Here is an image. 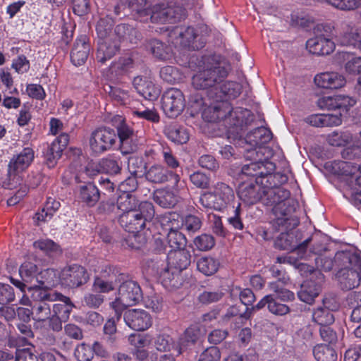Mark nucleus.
<instances>
[{
	"label": "nucleus",
	"mask_w": 361,
	"mask_h": 361,
	"mask_svg": "<svg viewBox=\"0 0 361 361\" xmlns=\"http://www.w3.org/2000/svg\"><path fill=\"white\" fill-rule=\"evenodd\" d=\"M230 71L226 61L216 56H204L192 78V85L197 90H207L208 96L218 102L235 98L240 94V87L236 82L225 81Z\"/></svg>",
	"instance_id": "1"
},
{
	"label": "nucleus",
	"mask_w": 361,
	"mask_h": 361,
	"mask_svg": "<svg viewBox=\"0 0 361 361\" xmlns=\"http://www.w3.org/2000/svg\"><path fill=\"white\" fill-rule=\"evenodd\" d=\"M286 180V176L279 174L273 183H267L263 179L259 183L263 185V197L261 200L264 204L273 207L272 211L277 216L276 224L278 226L288 229L297 226L298 221L287 216L288 207L286 201L290 197V192L279 186Z\"/></svg>",
	"instance_id": "2"
},
{
	"label": "nucleus",
	"mask_w": 361,
	"mask_h": 361,
	"mask_svg": "<svg viewBox=\"0 0 361 361\" xmlns=\"http://www.w3.org/2000/svg\"><path fill=\"white\" fill-rule=\"evenodd\" d=\"M266 148L248 149L245 148L244 157L250 163L243 165L239 176L241 179L245 176H253L255 179H263L269 183H273L274 179L279 176V173H272L275 169L274 164L269 161L264 156Z\"/></svg>",
	"instance_id": "3"
},
{
	"label": "nucleus",
	"mask_w": 361,
	"mask_h": 361,
	"mask_svg": "<svg viewBox=\"0 0 361 361\" xmlns=\"http://www.w3.org/2000/svg\"><path fill=\"white\" fill-rule=\"evenodd\" d=\"M32 300L35 302L32 307L33 319L45 322L49 328V321L53 317V305L50 302H56L59 295L57 291L34 288L29 290Z\"/></svg>",
	"instance_id": "4"
},
{
	"label": "nucleus",
	"mask_w": 361,
	"mask_h": 361,
	"mask_svg": "<svg viewBox=\"0 0 361 361\" xmlns=\"http://www.w3.org/2000/svg\"><path fill=\"white\" fill-rule=\"evenodd\" d=\"M233 189L224 183H218L214 186V192H207L200 197V202L202 207L221 211L234 200Z\"/></svg>",
	"instance_id": "5"
},
{
	"label": "nucleus",
	"mask_w": 361,
	"mask_h": 361,
	"mask_svg": "<svg viewBox=\"0 0 361 361\" xmlns=\"http://www.w3.org/2000/svg\"><path fill=\"white\" fill-rule=\"evenodd\" d=\"M202 118L207 122H217L224 121L225 126L231 128L238 125V110H233L231 104L228 102H216L210 105L201 111Z\"/></svg>",
	"instance_id": "6"
},
{
	"label": "nucleus",
	"mask_w": 361,
	"mask_h": 361,
	"mask_svg": "<svg viewBox=\"0 0 361 361\" xmlns=\"http://www.w3.org/2000/svg\"><path fill=\"white\" fill-rule=\"evenodd\" d=\"M148 15L152 23H175L184 18L185 9L179 6L166 2L158 3L149 9Z\"/></svg>",
	"instance_id": "7"
},
{
	"label": "nucleus",
	"mask_w": 361,
	"mask_h": 361,
	"mask_svg": "<svg viewBox=\"0 0 361 361\" xmlns=\"http://www.w3.org/2000/svg\"><path fill=\"white\" fill-rule=\"evenodd\" d=\"M117 135L110 128H99L92 132L89 144L91 150L97 154L109 150L116 143Z\"/></svg>",
	"instance_id": "8"
},
{
	"label": "nucleus",
	"mask_w": 361,
	"mask_h": 361,
	"mask_svg": "<svg viewBox=\"0 0 361 361\" xmlns=\"http://www.w3.org/2000/svg\"><path fill=\"white\" fill-rule=\"evenodd\" d=\"M59 295L56 301L61 303H55L53 305V317L49 321V329L54 332H59L62 330V323L66 322L69 319L74 305L71 299L58 292Z\"/></svg>",
	"instance_id": "9"
},
{
	"label": "nucleus",
	"mask_w": 361,
	"mask_h": 361,
	"mask_svg": "<svg viewBox=\"0 0 361 361\" xmlns=\"http://www.w3.org/2000/svg\"><path fill=\"white\" fill-rule=\"evenodd\" d=\"M169 42L176 47H188L193 49L198 47L195 44L197 33L192 27L175 26L166 30Z\"/></svg>",
	"instance_id": "10"
},
{
	"label": "nucleus",
	"mask_w": 361,
	"mask_h": 361,
	"mask_svg": "<svg viewBox=\"0 0 361 361\" xmlns=\"http://www.w3.org/2000/svg\"><path fill=\"white\" fill-rule=\"evenodd\" d=\"M162 109L169 118L179 116L185 107V97L183 92L177 88L166 90L161 98Z\"/></svg>",
	"instance_id": "11"
},
{
	"label": "nucleus",
	"mask_w": 361,
	"mask_h": 361,
	"mask_svg": "<svg viewBox=\"0 0 361 361\" xmlns=\"http://www.w3.org/2000/svg\"><path fill=\"white\" fill-rule=\"evenodd\" d=\"M89 276L86 269L78 264H73L63 269L60 280L63 285L68 288H78L88 281Z\"/></svg>",
	"instance_id": "12"
},
{
	"label": "nucleus",
	"mask_w": 361,
	"mask_h": 361,
	"mask_svg": "<svg viewBox=\"0 0 361 361\" xmlns=\"http://www.w3.org/2000/svg\"><path fill=\"white\" fill-rule=\"evenodd\" d=\"M262 179H255V181H244L239 184L238 195L239 198L247 204H253L261 200L263 185L259 183Z\"/></svg>",
	"instance_id": "13"
},
{
	"label": "nucleus",
	"mask_w": 361,
	"mask_h": 361,
	"mask_svg": "<svg viewBox=\"0 0 361 361\" xmlns=\"http://www.w3.org/2000/svg\"><path fill=\"white\" fill-rule=\"evenodd\" d=\"M126 324L135 331H141L148 329L152 324L151 315L141 309H131L123 315Z\"/></svg>",
	"instance_id": "14"
},
{
	"label": "nucleus",
	"mask_w": 361,
	"mask_h": 361,
	"mask_svg": "<svg viewBox=\"0 0 361 361\" xmlns=\"http://www.w3.org/2000/svg\"><path fill=\"white\" fill-rule=\"evenodd\" d=\"M295 227H293L294 228ZM278 229L281 231V233L277 238L275 242L276 247L281 250H292L294 249L300 255V257H303L304 252L309 243L312 240L311 238H307L302 243L296 245L294 241V235L292 232H288L293 228L286 229L281 226H279Z\"/></svg>",
	"instance_id": "15"
},
{
	"label": "nucleus",
	"mask_w": 361,
	"mask_h": 361,
	"mask_svg": "<svg viewBox=\"0 0 361 361\" xmlns=\"http://www.w3.org/2000/svg\"><path fill=\"white\" fill-rule=\"evenodd\" d=\"M39 269L37 266L31 262H25L19 268V274L22 281L11 278V282L18 287L22 292H26L25 288L35 285Z\"/></svg>",
	"instance_id": "16"
},
{
	"label": "nucleus",
	"mask_w": 361,
	"mask_h": 361,
	"mask_svg": "<svg viewBox=\"0 0 361 361\" xmlns=\"http://www.w3.org/2000/svg\"><path fill=\"white\" fill-rule=\"evenodd\" d=\"M118 295L123 303L129 306L136 305L142 298V293L139 284L132 280H124L119 286Z\"/></svg>",
	"instance_id": "17"
},
{
	"label": "nucleus",
	"mask_w": 361,
	"mask_h": 361,
	"mask_svg": "<svg viewBox=\"0 0 361 361\" xmlns=\"http://www.w3.org/2000/svg\"><path fill=\"white\" fill-rule=\"evenodd\" d=\"M90 51L88 37L85 35H80L76 39L71 52L72 63L76 66L84 64L88 58Z\"/></svg>",
	"instance_id": "18"
},
{
	"label": "nucleus",
	"mask_w": 361,
	"mask_h": 361,
	"mask_svg": "<svg viewBox=\"0 0 361 361\" xmlns=\"http://www.w3.org/2000/svg\"><path fill=\"white\" fill-rule=\"evenodd\" d=\"M35 152L32 147L23 148L19 153L14 155L8 164V173H16L27 169L32 162Z\"/></svg>",
	"instance_id": "19"
},
{
	"label": "nucleus",
	"mask_w": 361,
	"mask_h": 361,
	"mask_svg": "<svg viewBox=\"0 0 361 361\" xmlns=\"http://www.w3.org/2000/svg\"><path fill=\"white\" fill-rule=\"evenodd\" d=\"M306 47L313 54L327 55L334 50L335 44L324 35H317L307 41Z\"/></svg>",
	"instance_id": "20"
},
{
	"label": "nucleus",
	"mask_w": 361,
	"mask_h": 361,
	"mask_svg": "<svg viewBox=\"0 0 361 361\" xmlns=\"http://www.w3.org/2000/svg\"><path fill=\"white\" fill-rule=\"evenodd\" d=\"M267 305L269 311L276 315L283 316L290 312L288 305L278 302L274 297V295L269 294L262 298L255 305L249 308L248 312L250 315L253 312L258 311Z\"/></svg>",
	"instance_id": "21"
},
{
	"label": "nucleus",
	"mask_w": 361,
	"mask_h": 361,
	"mask_svg": "<svg viewBox=\"0 0 361 361\" xmlns=\"http://www.w3.org/2000/svg\"><path fill=\"white\" fill-rule=\"evenodd\" d=\"M317 86L326 89H338L343 87L346 80L343 75L337 72H325L314 77Z\"/></svg>",
	"instance_id": "22"
},
{
	"label": "nucleus",
	"mask_w": 361,
	"mask_h": 361,
	"mask_svg": "<svg viewBox=\"0 0 361 361\" xmlns=\"http://www.w3.org/2000/svg\"><path fill=\"white\" fill-rule=\"evenodd\" d=\"M133 85L137 92L145 99L149 101L157 99L160 94V90L145 77L137 76L133 79Z\"/></svg>",
	"instance_id": "23"
},
{
	"label": "nucleus",
	"mask_w": 361,
	"mask_h": 361,
	"mask_svg": "<svg viewBox=\"0 0 361 361\" xmlns=\"http://www.w3.org/2000/svg\"><path fill=\"white\" fill-rule=\"evenodd\" d=\"M97 44V59L102 63L111 59L119 49L118 42L112 37L99 39Z\"/></svg>",
	"instance_id": "24"
},
{
	"label": "nucleus",
	"mask_w": 361,
	"mask_h": 361,
	"mask_svg": "<svg viewBox=\"0 0 361 361\" xmlns=\"http://www.w3.org/2000/svg\"><path fill=\"white\" fill-rule=\"evenodd\" d=\"M121 226L134 237L145 228L142 218L138 216L136 210L123 213L119 218Z\"/></svg>",
	"instance_id": "25"
},
{
	"label": "nucleus",
	"mask_w": 361,
	"mask_h": 361,
	"mask_svg": "<svg viewBox=\"0 0 361 361\" xmlns=\"http://www.w3.org/2000/svg\"><path fill=\"white\" fill-rule=\"evenodd\" d=\"M37 280L35 285L27 287V293L30 289L40 288L46 290H53L52 288L58 283L56 271L53 269H46L41 271H38Z\"/></svg>",
	"instance_id": "26"
},
{
	"label": "nucleus",
	"mask_w": 361,
	"mask_h": 361,
	"mask_svg": "<svg viewBox=\"0 0 361 361\" xmlns=\"http://www.w3.org/2000/svg\"><path fill=\"white\" fill-rule=\"evenodd\" d=\"M342 33L339 37V42L343 46H353L361 49V35L357 30L348 23L341 25Z\"/></svg>",
	"instance_id": "27"
},
{
	"label": "nucleus",
	"mask_w": 361,
	"mask_h": 361,
	"mask_svg": "<svg viewBox=\"0 0 361 361\" xmlns=\"http://www.w3.org/2000/svg\"><path fill=\"white\" fill-rule=\"evenodd\" d=\"M272 138V133L268 128L260 127L255 129V130L248 134L245 138L246 145L247 146H254L257 149L264 148V145L269 142Z\"/></svg>",
	"instance_id": "28"
},
{
	"label": "nucleus",
	"mask_w": 361,
	"mask_h": 361,
	"mask_svg": "<svg viewBox=\"0 0 361 361\" xmlns=\"http://www.w3.org/2000/svg\"><path fill=\"white\" fill-rule=\"evenodd\" d=\"M360 165L355 164L350 161H335L333 164L334 173L341 176V180L343 183L345 188V180L348 179V182L356 176L360 171Z\"/></svg>",
	"instance_id": "29"
},
{
	"label": "nucleus",
	"mask_w": 361,
	"mask_h": 361,
	"mask_svg": "<svg viewBox=\"0 0 361 361\" xmlns=\"http://www.w3.org/2000/svg\"><path fill=\"white\" fill-rule=\"evenodd\" d=\"M339 283L343 289L350 290L360 285L361 275L356 269L344 268L337 274Z\"/></svg>",
	"instance_id": "30"
},
{
	"label": "nucleus",
	"mask_w": 361,
	"mask_h": 361,
	"mask_svg": "<svg viewBox=\"0 0 361 361\" xmlns=\"http://www.w3.org/2000/svg\"><path fill=\"white\" fill-rule=\"evenodd\" d=\"M78 194L80 201L89 207L94 206L100 197L98 188L90 182L80 185L78 189Z\"/></svg>",
	"instance_id": "31"
},
{
	"label": "nucleus",
	"mask_w": 361,
	"mask_h": 361,
	"mask_svg": "<svg viewBox=\"0 0 361 361\" xmlns=\"http://www.w3.org/2000/svg\"><path fill=\"white\" fill-rule=\"evenodd\" d=\"M200 335V331L197 327L190 326L188 328L175 345L177 354L180 355L190 345L194 344L198 340Z\"/></svg>",
	"instance_id": "32"
},
{
	"label": "nucleus",
	"mask_w": 361,
	"mask_h": 361,
	"mask_svg": "<svg viewBox=\"0 0 361 361\" xmlns=\"http://www.w3.org/2000/svg\"><path fill=\"white\" fill-rule=\"evenodd\" d=\"M168 259L179 272L186 269L191 263V255L190 251L183 248L178 250L168 253Z\"/></svg>",
	"instance_id": "33"
},
{
	"label": "nucleus",
	"mask_w": 361,
	"mask_h": 361,
	"mask_svg": "<svg viewBox=\"0 0 361 361\" xmlns=\"http://www.w3.org/2000/svg\"><path fill=\"white\" fill-rule=\"evenodd\" d=\"M287 280L288 279L286 277L283 276L282 279L269 283V289L274 293L273 295L276 300L279 299L283 302L292 301L294 300V293L284 288V284H286Z\"/></svg>",
	"instance_id": "34"
},
{
	"label": "nucleus",
	"mask_w": 361,
	"mask_h": 361,
	"mask_svg": "<svg viewBox=\"0 0 361 361\" xmlns=\"http://www.w3.org/2000/svg\"><path fill=\"white\" fill-rule=\"evenodd\" d=\"M320 290V286L318 284L312 281H306L301 285L298 296L301 301L312 304L314 298L318 296Z\"/></svg>",
	"instance_id": "35"
},
{
	"label": "nucleus",
	"mask_w": 361,
	"mask_h": 361,
	"mask_svg": "<svg viewBox=\"0 0 361 361\" xmlns=\"http://www.w3.org/2000/svg\"><path fill=\"white\" fill-rule=\"evenodd\" d=\"M153 200L162 207L170 208L178 202V197L175 193L167 189L157 190L153 193Z\"/></svg>",
	"instance_id": "36"
},
{
	"label": "nucleus",
	"mask_w": 361,
	"mask_h": 361,
	"mask_svg": "<svg viewBox=\"0 0 361 361\" xmlns=\"http://www.w3.org/2000/svg\"><path fill=\"white\" fill-rule=\"evenodd\" d=\"M60 202L51 197H49L41 212L36 213L34 219L37 224L50 220L54 214L59 209Z\"/></svg>",
	"instance_id": "37"
},
{
	"label": "nucleus",
	"mask_w": 361,
	"mask_h": 361,
	"mask_svg": "<svg viewBox=\"0 0 361 361\" xmlns=\"http://www.w3.org/2000/svg\"><path fill=\"white\" fill-rule=\"evenodd\" d=\"M164 133L172 142L178 144H184L189 140V135L186 129L178 125H169L164 129Z\"/></svg>",
	"instance_id": "38"
},
{
	"label": "nucleus",
	"mask_w": 361,
	"mask_h": 361,
	"mask_svg": "<svg viewBox=\"0 0 361 361\" xmlns=\"http://www.w3.org/2000/svg\"><path fill=\"white\" fill-rule=\"evenodd\" d=\"M106 281H109L113 286L117 287L125 280L126 276L112 266L104 267L98 275Z\"/></svg>",
	"instance_id": "39"
},
{
	"label": "nucleus",
	"mask_w": 361,
	"mask_h": 361,
	"mask_svg": "<svg viewBox=\"0 0 361 361\" xmlns=\"http://www.w3.org/2000/svg\"><path fill=\"white\" fill-rule=\"evenodd\" d=\"M197 270L205 276H212L219 269L220 263L212 257H202L196 263Z\"/></svg>",
	"instance_id": "40"
},
{
	"label": "nucleus",
	"mask_w": 361,
	"mask_h": 361,
	"mask_svg": "<svg viewBox=\"0 0 361 361\" xmlns=\"http://www.w3.org/2000/svg\"><path fill=\"white\" fill-rule=\"evenodd\" d=\"M114 32L119 39L126 40L132 44H136L140 37L139 32L133 26L129 25H118Z\"/></svg>",
	"instance_id": "41"
},
{
	"label": "nucleus",
	"mask_w": 361,
	"mask_h": 361,
	"mask_svg": "<svg viewBox=\"0 0 361 361\" xmlns=\"http://www.w3.org/2000/svg\"><path fill=\"white\" fill-rule=\"evenodd\" d=\"M166 242L170 250L168 252L185 248L187 244V239L184 234L178 231H169L166 236Z\"/></svg>",
	"instance_id": "42"
},
{
	"label": "nucleus",
	"mask_w": 361,
	"mask_h": 361,
	"mask_svg": "<svg viewBox=\"0 0 361 361\" xmlns=\"http://www.w3.org/2000/svg\"><path fill=\"white\" fill-rule=\"evenodd\" d=\"M313 355L317 361H336L337 360L335 350L328 345H317L313 348Z\"/></svg>",
	"instance_id": "43"
},
{
	"label": "nucleus",
	"mask_w": 361,
	"mask_h": 361,
	"mask_svg": "<svg viewBox=\"0 0 361 361\" xmlns=\"http://www.w3.org/2000/svg\"><path fill=\"white\" fill-rule=\"evenodd\" d=\"M146 179L152 183H162L167 180V170L161 165H153L145 172Z\"/></svg>",
	"instance_id": "44"
},
{
	"label": "nucleus",
	"mask_w": 361,
	"mask_h": 361,
	"mask_svg": "<svg viewBox=\"0 0 361 361\" xmlns=\"http://www.w3.org/2000/svg\"><path fill=\"white\" fill-rule=\"evenodd\" d=\"M116 204L123 213L129 212L136 210L137 201L130 193H121L117 199Z\"/></svg>",
	"instance_id": "45"
},
{
	"label": "nucleus",
	"mask_w": 361,
	"mask_h": 361,
	"mask_svg": "<svg viewBox=\"0 0 361 361\" xmlns=\"http://www.w3.org/2000/svg\"><path fill=\"white\" fill-rule=\"evenodd\" d=\"M312 320L320 327L329 326L334 322L333 314L326 307H318L312 313Z\"/></svg>",
	"instance_id": "46"
},
{
	"label": "nucleus",
	"mask_w": 361,
	"mask_h": 361,
	"mask_svg": "<svg viewBox=\"0 0 361 361\" xmlns=\"http://www.w3.org/2000/svg\"><path fill=\"white\" fill-rule=\"evenodd\" d=\"M342 57L346 61L345 68L350 74L361 75V56H356L348 52H343Z\"/></svg>",
	"instance_id": "47"
},
{
	"label": "nucleus",
	"mask_w": 361,
	"mask_h": 361,
	"mask_svg": "<svg viewBox=\"0 0 361 361\" xmlns=\"http://www.w3.org/2000/svg\"><path fill=\"white\" fill-rule=\"evenodd\" d=\"M117 137H118L121 142V150L122 154H129L130 151L125 149L124 145L128 140L133 139V137L135 135L134 130L130 125L126 121L117 129Z\"/></svg>",
	"instance_id": "48"
},
{
	"label": "nucleus",
	"mask_w": 361,
	"mask_h": 361,
	"mask_svg": "<svg viewBox=\"0 0 361 361\" xmlns=\"http://www.w3.org/2000/svg\"><path fill=\"white\" fill-rule=\"evenodd\" d=\"M146 48L157 59H165L167 57V47L160 40H149L146 44Z\"/></svg>",
	"instance_id": "49"
},
{
	"label": "nucleus",
	"mask_w": 361,
	"mask_h": 361,
	"mask_svg": "<svg viewBox=\"0 0 361 361\" xmlns=\"http://www.w3.org/2000/svg\"><path fill=\"white\" fill-rule=\"evenodd\" d=\"M137 207V214L140 218L142 219L144 225L146 226V222L152 221L154 216L155 211L154 205L150 202L144 201L141 202Z\"/></svg>",
	"instance_id": "50"
},
{
	"label": "nucleus",
	"mask_w": 361,
	"mask_h": 361,
	"mask_svg": "<svg viewBox=\"0 0 361 361\" xmlns=\"http://www.w3.org/2000/svg\"><path fill=\"white\" fill-rule=\"evenodd\" d=\"M69 142V136L67 133H61L51 142L47 150L54 153L56 157H61L63 149Z\"/></svg>",
	"instance_id": "51"
},
{
	"label": "nucleus",
	"mask_w": 361,
	"mask_h": 361,
	"mask_svg": "<svg viewBox=\"0 0 361 361\" xmlns=\"http://www.w3.org/2000/svg\"><path fill=\"white\" fill-rule=\"evenodd\" d=\"M114 20L111 18L106 16L101 18L96 26V31L99 39H104L111 37V33Z\"/></svg>",
	"instance_id": "52"
},
{
	"label": "nucleus",
	"mask_w": 361,
	"mask_h": 361,
	"mask_svg": "<svg viewBox=\"0 0 361 361\" xmlns=\"http://www.w3.org/2000/svg\"><path fill=\"white\" fill-rule=\"evenodd\" d=\"M168 275H170V270L169 269H165L161 273V278L164 286L174 289L179 288L182 286L183 280L180 272L172 273L171 278H168Z\"/></svg>",
	"instance_id": "53"
},
{
	"label": "nucleus",
	"mask_w": 361,
	"mask_h": 361,
	"mask_svg": "<svg viewBox=\"0 0 361 361\" xmlns=\"http://www.w3.org/2000/svg\"><path fill=\"white\" fill-rule=\"evenodd\" d=\"M152 339L149 334H132L128 337V342L135 348H145L152 343Z\"/></svg>",
	"instance_id": "54"
},
{
	"label": "nucleus",
	"mask_w": 361,
	"mask_h": 361,
	"mask_svg": "<svg viewBox=\"0 0 361 361\" xmlns=\"http://www.w3.org/2000/svg\"><path fill=\"white\" fill-rule=\"evenodd\" d=\"M145 168V164L143 159L137 156H130L128 161V169L130 175L141 176L143 174V170Z\"/></svg>",
	"instance_id": "55"
},
{
	"label": "nucleus",
	"mask_w": 361,
	"mask_h": 361,
	"mask_svg": "<svg viewBox=\"0 0 361 361\" xmlns=\"http://www.w3.org/2000/svg\"><path fill=\"white\" fill-rule=\"evenodd\" d=\"M193 243L197 250L207 251L214 246L215 240L212 235L204 233L195 237Z\"/></svg>",
	"instance_id": "56"
},
{
	"label": "nucleus",
	"mask_w": 361,
	"mask_h": 361,
	"mask_svg": "<svg viewBox=\"0 0 361 361\" xmlns=\"http://www.w3.org/2000/svg\"><path fill=\"white\" fill-rule=\"evenodd\" d=\"M161 78L169 83H174L181 79L179 71L173 66H167L160 70Z\"/></svg>",
	"instance_id": "57"
},
{
	"label": "nucleus",
	"mask_w": 361,
	"mask_h": 361,
	"mask_svg": "<svg viewBox=\"0 0 361 361\" xmlns=\"http://www.w3.org/2000/svg\"><path fill=\"white\" fill-rule=\"evenodd\" d=\"M100 165L103 171L109 174H117L121 170V161L114 157L103 159Z\"/></svg>",
	"instance_id": "58"
},
{
	"label": "nucleus",
	"mask_w": 361,
	"mask_h": 361,
	"mask_svg": "<svg viewBox=\"0 0 361 361\" xmlns=\"http://www.w3.org/2000/svg\"><path fill=\"white\" fill-rule=\"evenodd\" d=\"M181 225L188 232L195 233L200 229L202 221L199 217L189 214L181 219Z\"/></svg>",
	"instance_id": "59"
},
{
	"label": "nucleus",
	"mask_w": 361,
	"mask_h": 361,
	"mask_svg": "<svg viewBox=\"0 0 361 361\" xmlns=\"http://www.w3.org/2000/svg\"><path fill=\"white\" fill-rule=\"evenodd\" d=\"M161 224L169 231H178V228L182 227L181 218L175 213L165 214L162 218Z\"/></svg>",
	"instance_id": "60"
},
{
	"label": "nucleus",
	"mask_w": 361,
	"mask_h": 361,
	"mask_svg": "<svg viewBox=\"0 0 361 361\" xmlns=\"http://www.w3.org/2000/svg\"><path fill=\"white\" fill-rule=\"evenodd\" d=\"M176 343H172V338L166 334L157 336L154 341V346L159 351H169L173 349L176 351L175 345Z\"/></svg>",
	"instance_id": "61"
},
{
	"label": "nucleus",
	"mask_w": 361,
	"mask_h": 361,
	"mask_svg": "<svg viewBox=\"0 0 361 361\" xmlns=\"http://www.w3.org/2000/svg\"><path fill=\"white\" fill-rule=\"evenodd\" d=\"M121 2L141 16H148L149 9L146 7L147 0H121Z\"/></svg>",
	"instance_id": "62"
},
{
	"label": "nucleus",
	"mask_w": 361,
	"mask_h": 361,
	"mask_svg": "<svg viewBox=\"0 0 361 361\" xmlns=\"http://www.w3.org/2000/svg\"><path fill=\"white\" fill-rule=\"evenodd\" d=\"M132 114L139 118L145 119L152 123H158L159 121V116L154 109L133 110Z\"/></svg>",
	"instance_id": "63"
},
{
	"label": "nucleus",
	"mask_w": 361,
	"mask_h": 361,
	"mask_svg": "<svg viewBox=\"0 0 361 361\" xmlns=\"http://www.w3.org/2000/svg\"><path fill=\"white\" fill-rule=\"evenodd\" d=\"M116 288L109 281H106L99 276L94 279L92 289L99 293H109Z\"/></svg>",
	"instance_id": "64"
}]
</instances>
